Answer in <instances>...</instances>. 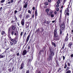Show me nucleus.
Masks as SVG:
<instances>
[{"label":"nucleus","mask_w":73,"mask_h":73,"mask_svg":"<svg viewBox=\"0 0 73 73\" xmlns=\"http://www.w3.org/2000/svg\"><path fill=\"white\" fill-rule=\"evenodd\" d=\"M50 53L49 58L48 59V60H52V56H53L54 55V52H53V50L51 48H50Z\"/></svg>","instance_id":"obj_1"},{"label":"nucleus","mask_w":73,"mask_h":73,"mask_svg":"<svg viewBox=\"0 0 73 73\" xmlns=\"http://www.w3.org/2000/svg\"><path fill=\"white\" fill-rule=\"evenodd\" d=\"M8 37L9 38H10V40L12 42L14 43V44H16L17 43V40H16L18 38V37L17 36H16L15 38H11V37H10V36L8 35Z\"/></svg>","instance_id":"obj_2"},{"label":"nucleus","mask_w":73,"mask_h":73,"mask_svg":"<svg viewBox=\"0 0 73 73\" xmlns=\"http://www.w3.org/2000/svg\"><path fill=\"white\" fill-rule=\"evenodd\" d=\"M65 24L64 23H62L61 25L60 29H61L62 30H64L65 29Z\"/></svg>","instance_id":"obj_3"},{"label":"nucleus","mask_w":73,"mask_h":73,"mask_svg":"<svg viewBox=\"0 0 73 73\" xmlns=\"http://www.w3.org/2000/svg\"><path fill=\"white\" fill-rule=\"evenodd\" d=\"M5 57V55H4V52L2 53L1 54H0V58H2Z\"/></svg>","instance_id":"obj_4"},{"label":"nucleus","mask_w":73,"mask_h":73,"mask_svg":"<svg viewBox=\"0 0 73 73\" xmlns=\"http://www.w3.org/2000/svg\"><path fill=\"white\" fill-rule=\"evenodd\" d=\"M26 19H28L29 18H30V15L29 14H27L26 15L25 17Z\"/></svg>","instance_id":"obj_5"},{"label":"nucleus","mask_w":73,"mask_h":73,"mask_svg":"<svg viewBox=\"0 0 73 73\" xmlns=\"http://www.w3.org/2000/svg\"><path fill=\"white\" fill-rule=\"evenodd\" d=\"M27 50H25L23 52V53H22V55H23V56H25V54H27Z\"/></svg>","instance_id":"obj_6"},{"label":"nucleus","mask_w":73,"mask_h":73,"mask_svg":"<svg viewBox=\"0 0 73 73\" xmlns=\"http://www.w3.org/2000/svg\"><path fill=\"white\" fill-rule=\"evenodd\" d=\"M52 13H53V11H51L49 12V13H47V15L48 16H50L52 14Z\"/></svg>","instance_id":"obj_7"},{"label":"nucleus","mask_w":73,"mask_h":73,"mask_svg":"<svg viewBox=\"0 0 73 73\" xmlns=\"http://www.w3.org/2000/svg\"><path fill=\"white\" fill-rule=\"evenodd\" d=\"M54 37H56V34H57V29H55L54 31Z\"/></svg>","instance_id":"obj_8"},{"label":"nucleus","mask_w":73,"mask_h":73,"mask_svg":"<svg viewBox=\"0 0 73 73\" xmlns=\"http://www.w3.org/2000/svg\"><path fill=\"white\" fill-rule=\"evenodd\" d=\"M21 24L22 26H24V19H22L21 21Z\"/></svg>","instance_id":"obj_9"},{"label":"nucleus","mask_w":73,"mask_h":73,"mask_svg":"<svg viewBox=\"0 0 73 73\" xmlns=\"http://www.w3.org/2000/svg\"><path fill=\"white\" fill-rule=\"evenodd\" d=\"M68 39H69V38H68V34L67 33V36H66V38L65 40V41H67L68 40Z\"/></svg>","instance_id":"obj_10"},{"label":"nucleus","mask_w":73,"mask_h":73,"mask_svg":"<svg viewBox=\"0 0 73 73\" xmlns=\"http://www.w3.org/2000/svg\"><path fill=\"white\" fill-rule=\"evenodd\" d=\"M59 23L60 24L61 22V15H60L58 19Z\"/></svg>","instance_id":"obj_11"},{"label":"nucleus","mask_w":73,"mask_h":73,"mask_svg":"<svg viewBox=\"0 0 73 73\" xmlns=\"http://www.w3.org/2000/svg\"><path fill=\"white\" fill-rule=\"evenodd\" d=\"M31 36V35L30 34H29L27 38L26 39V42H28V40H29V37H30V36Z\"/></svg>","instance_id":"obj_12"},{"label":"nucleus","mask_w":73,"mask_h":73,"mask_svg":"<svg viewBox=\"0 0 73 73\" xmlns=\"http://www.w3.org/2000/svg\"><path fill=\"white\" fill-rule=\"evenodd\" d=\"M44 50H45V48H43L42 50H41L40 51L39 54H40L41 52H44Z\"/></svg>","instance_id":"obj_13"},{"label":"nucleus","mask_w":73,"mask_h":73,"mask_svg":"<svg viewBox=\"0 0 73 73\" xmlns=\"http://www.w3.org/2000/svg\"><path fill=\"white\" fill-rule=\"evenodd\" d=\"M72 45V42H70L68 45V47H70Z\"/></svg>","instance_id":"obj_14"},{"label":"nucleus","mask_w":73,"mask_h":73,"mask_svg":"<svg viewBox=\"0 0 73 73\" xmlns=\"http://www.w3.org/2000/svg\"><path fill=\"white\" fill-rule=\"evenodd\" d=\"M5 34V32L4 31H2L1 33V35H4Z\"/></svg>","instance_id":"obj_15"},{"label":"nucleus","mask_w":73,"mask_h":73,"mask_svg":"<svg viewBox=\"0 0 73 73\" xmlns=\"http://www.w3.org/2000/svg\"><path fill=\"white\" fill-rule=\"evenodd\" d=\"M26 34H27V33L25 32L23 35V38H25V36H26Z\"/></svg>","instance_id":"obj_16"},{"label":"nucleus","mask_w":73,"mask_h":73,"mask_svg":"<svg viewBox=\"0 0 73 73\" xmlns=\"http://www.w3.org/2000/svg\"><path fill=\"white\" fill-rule=\"evenodd\" d=\"M45 11H46V12L48 13L49 12V9H46Z\"/></svg>","instance_id":"obj_17"},{"label":"nucleus","mask_w":73,"mask_h":73,"mask_svg":"<svg viewBox=\"0 0 73 73\" xmlns=\"http://www.w3.org/2000/svg\"><path fill=\"white\" fill-rule=\"evenodd\" d=\"M27 5H28V4L26 3L24 6V7L25 8H26L27 7Z\"/></svg>","instance_id":"obj_18"},{"label":"nucleus","mask_w":73,"mask_h":73,"mask_svg":"<svg viewBox=\"0 0 73 73\" xmlns=\"http://www.w3.org/2000/svg\"><path fill=\"white\" fill-rule=\"evenodd\" d=\"M66 67H67V64H66V63H65L64 64V69H66Z\"/></svg>","instance_id":"obj_19"},{"label":"nucleus","mask_w":73,"mask_h":73,"mask_svg":"<svg viewBox=\"0 0 73 73\" xmlns=\"http://www.w3.org/2000/svg\"><path fill=\"white\" fill-rule=\"evenodd\" d=\"M64 47H65V44H64L63 45L62 48H61L60 51H61L64 48Z\"/></svg>","instance_id":"obj_20"},{"label":"nucleus","mask_w":73,"mask_h":73,"mask_svg":"<svg viewBox=\"0 0 73 73\" xmlns=\"http://www.w3.org/2000/svg\"><path fill=\"white\" fill-rule=\"evenodd\" d=\"M29 23H27L26 25V27L27 28H28V27H29Z\"/></svg>","instance_id":"obj_21"},{"label":"nucleus","mask_w":73,"mask_h":73,"mask_svg":"<svg viewBox=\"0 0 73 73\" xmlns=\"http://www.w3.org/2000/svg\"><path fill=\"white\" fill-rule=\"evenodd\" d=\"M52 44L54 46V47H56V44L54 43V42H52Z\"/></svg>","instance_id":"obj_22"},{"label":"nucleus","mask_w":73,"mask_h":73,"mask_svg":"<svg viewBox=\"0 0 73 73\" xmlns=\"http://www.w3.org/2000/svg\"><path fill=\"white\" fill-rule=\"evenodd\" d=\"M22 10V7L20 6L19 7V11H21Z\"/></svg>","instance_id":"obj_23"},{"label":"nucleus","mask_w":73,"mask_h":73,"mask_svg":"<svg viewBox=\"0 0 73 73\" xmlns=\"http://www.w3.org/2000/svg\"><path fill=\"white\" fill-rule=\"evenodd\" d=\"M66 12H69V10H68V8H67L65 10Z\"/></svg>","instance_id":"obj_24"},{"label":"nucleus","mask_w":73,"mask_h":73,"mask_svg":"<svg viewBox=\"0 0 73 73\" xmlns=\"http://www.w3.org/2000/svg\"><path fill=\"white\" fill-rule=\"evenodd\" d=\"M35 16H37V10L35 11Z\"/></svg>","instance_id":"obj_25"},{"label":"nucleus","mask_w":73,"mask_h":73,"mask_svg":"<svg viewBox=\"0 0 73 73\" xmlns=\"http://www.w3.org/2000/svg\"><path fill=\"white\" fill-rule=\"evenodd\" d=\"M15 31H12L11 32V35H12V36H13V35H14V32H15Z\"/></svg>","instance_id":"obj_26"},{"label":"nucleus","mask_w":73,"mask_h":73,"mask_svg":"<svg viewBox=\"0 0 73 73\" xmlns=\"http://www.w3.org/2000/svg\"><path fill=\"white\" fill-rule=\"evenodd\" d=\"M55 38H56V40H59V37L57 36H56V37H55Z\"/></svg>","instance_id":"obj_27"},{"label":"nucleus","mask_w":73,"mask_h":73,"mask_svg":"<svg viewBox=\"0 0 73 73\" xmlns=\"http://www.w3.org/2000/svg\"><path fill=\"white\" fill-rule=\"evenodd\" d=\"M66 73H71V71L68 70L66 72Z\"/></svg>","instance_id":"obj_28"},{"label":"nucleus","mask_w":73,"mask_h":73,"mask_svg":"<svg viewBox=\"0 0 73 73\" xmlns=\"http://www.w3.org/2000/svg\"><path fill=\"white\" fill-rule=\"evenodd\" d=\"M15 27H16L15 26H13L12 27V29H13V30H14L15 29Z\"/></svg>","instance_id":"obj_29"},{"label":"nucleus","mask_w":73,"mask_h":73,"mask_svg":"<svg viewBox=\"0 0 73 73\" xmlns=\"http://www.w3.org/2000/svg\"><path fill=\"white\" fill-rule=\"evenodd\" d=\"M69 69L70 68L69 67H67L66 69V71H67V70H69Z\"/></svg>","instance_id":"obj_30"},{"label":"nucleus","mask_w":73,"mask_h":73,"mask_svg":"<svg viewBox=\"0 0 73 73\" xmlns=\"http://www.w3.org/2000/svg\"><path fill=\"white\" fill-rule=\"evenodd\" d=\"M28 13H30V14H32V13L31 12V10H29L28 11Z\"/></svg>","instance_id":"obj_31"},{"label":"nucleus","mask_w":73,"mask_h":73,"mask_svg":"<svg viewBox=\"0 0 73 73\" xmlns=\"http://www.w3.org/2000/svg\"><path fill=\"white\" fill-rule=\"evenodd\" d=\"M54 15L53 14H51L50 15L51 17H54Z\"/></svg>","instance_id":"obj_32"},{"label":"nucleus","mask_w":73,"mask_h":73,"mask_svg":"<svg viewBox=\"0 0 73 73\" xmlns=\"http://www.w3.org/2000/svg\"><path fill=\"white\" fill-rule=\"evenodd\" d=\"M23 68H24V67L21 66V67L19 68V69H20V70H21L22 69H23Z\"/></svg>","instance_id":"obj_33"},{"label":"nucleus","mask_w":73,"mask_h":73,"mask_svg":"<svg viewBox=\"0 0 73 73\" xmlns=\"http://www.w3.org/2000/svg\"><path fill=\"white\" fill-rule=\"evenodd\" d=\"M56 5V8H58V7H59V6H60V5H58V4L57 5H56V4L55 5Z\"/></svg>","instance_id":"obj_34"},{"label":"nucleus","mask_w":73,"mask_h":73,"mask_svg":"<svg viewBox=\"0 0 73 73\" xmlns=\"http://www.w3.org/2000/svg\"><path fill=\"white\" fill-rule=\"evenodd\" d=\"M19 17L20 19H21V18H22V14L19 15Z\"/></svg>","instance_id":"obj_35"},{"label":"nucleus","mask_w":73,"mask_h":73,"mask_svg":"<svg viewBox=\"0 0 73 73\" xmlns=\"http://www.w3.org/2000/svg\"><path fill=\"white\" fill-rule=\"evenodd\" d=\"M21 66H23V67H24V64L23 63H22L21 65Z\"/></svg>","instance_id":"obj_36"},{"label":"nucleus","mask_w":73,"mask_h":73,"mask_svg":"<svg viewBox=\"0 0 73 73\" xmlns=\"http://www.w3.org/2000/svg\"><path fill=\"white\" fill-rule=\"evenodd\" d=\"M13 44L14 43L12 42H10V45H11V46H12V45H13Z\"/></svg>","instance_id":"obj_37"},{"label":"nucleus","mask_w":73,"mask_h":73,"mask_svg":"<svg viewBox=\"0 0 73 73\" xmlns=\"http://www.w3.org/2000/svg\"><path fill=\"white\" fill-rule=\"evenodd\" d=\"M60 35H62V31L61 30V29H60Z\"/></svg>","instance_id":"obj_38"},{"label":"nucleus","mask_w":73,"mask_h":73,"mask_svg":"<svg viewBox=\"0 0 73 73\" xmlns=\"http://www.w3.org/2000/svg\"><path fill=\"white\" fill-rule=\"evenodd\" d=\"M8 70L10 72H12V69L11 68H9L8 69Z\"/></svg>","instance_id":"obj_39"},{"label":"nucleus","mask_w":73,"mask_h":73,"mask_svg":"<svg viewBox=\"0 0 73 73\" xmlns=\"http://www.w3.org/2000/svg\"><path fill=\"white\" fill-rule=\"evenodd\" d=\"M45 5H48V3L47 2H46L45 3Z\"/></svg>","instance_id":"obj_40"},{"label":"nucleus","mask_w":73,"mask_h":73,"mask_svg":"<svg viewBox=\"0 0 73 73\" xmlns=\"http://www.w3.org/2000/svg\"><path fill=\"white\" fill-rule=\"evenodd\" d=\"M60 3V0H58L57 2V3L58 4H59Z\"/></svg>","instance_id":"obj_41"},{"label":"nucleus","mask_w":73,"mask_h":73,"mask_svg":"<svg viewBox=\"0 0 73 73\" xmlns=\"http://www.w3.org/2000/svg\"><path fill=\"white\" fill-rule=\"evenodd\" d=\"M23 32H21V34H20V36H23Z\"/></svg>","instance_id":"obj_42"},{"label":"nucleus","mask_w":73,"mask_h":73,"mask_svg":"<svg viewBox=\"0 0 73 73\" xmlns=\"http://www.w3.org/2000/svg\"><path fill=\"white\" fill-rule=\"evenodd\" d=\"M15 21H17V17H16V16H15Z\"/></svg>","instance_id":"obj_43"},{"label":"nucleus","mask_w":73,"mask_h":73,"mask_svg":"<svg viewBox=\"0 0 73 73\" xmlns=\"http://www.w3.org/2000/svg\"><path fill=\"white\" fill-rule=\"evenodd\" d=\"M5 1V0H2L1 1V3H4Z\"/></svg>","instance_id":"obj_44"},{"label":"nucleus","mask_w":73,"mask_h":73,"mask_svg":"<svg viewBox=\"0 0 73 73\" xmlns=\"http://www.w3.org/2000/svg\"><path fill=\"white\" fill-rule=\"evenodd\" d=\"M67 64H68V66H70V63H69V62H68L67 63Z\"/></svg>","instance_id":"obj_45"},{"label":"nucleus","mask_w":73,"mask_h":73,"mask_svg":"<svg viewBox=\"0 0 73 73\" xmlns=\"http://www.w3.org/2000/svg\"><path fill=\"white\" fill-rule=\"evenodd\" d=\"M65 56H63V59L64 60H65Z\"/></svg>","instance_id":"obj_46"},{"label":"nucleus","mask_w":73,"mask_h":73,"mask_svg":"<svg viewBox=\"0 0 73 73\" xmlns=\"http://www.w3.org/2000/svg\"><path fill=\"white\" fill-rule=\"evenodd\" d=\"M7 52L8 53H9V51L8 50V51H7L6 50L5 51V53H7Z\"/></svg>","instance_id":"obj_47"},{"label":"nucleus","mask_w":73,"mask_h":73,"mask_svg":"<svg viewBox=\"0 0 73 73\" xmlns=\"http://www.w3.org/2000/svg\"><path fill=\"white\" fill-rule=\"evenodd\" d=\"M10 31H11V29H8V33L10 32Z\"/></svg>","instance_id":"obj_48"},{"label":"nucleus","mask_w":73,"mask_h":73,"mask_svg":"<svg viewBox=\"0 0 73 73\" xmlns=\"http://www.w3.org/2000/svg\"><path fill=\"white\" fill-rule=\"evenodd\" d=\"M56 11H59V9L58 8H57L56 9Z\"/></svg>","instance_id":"obj_49"},{"label":"nucleus","mask_w":73,"mask_h":73,"mask_svg":"<svg viewBox=\"0 0 73 73\" xmlns=\"http://www.w3.org/2000/svg\"><path fill=\"white\" fill-rule=\"evenodd\" d=\"M61 70V68H59L58 71V72H59Z\"/></svg>","instance_id":"obj_50"},{"label":"nucleus","mask_w":73,"mask_h":73,"mask_svg":"<svg viewBox=\"0 0 73 73\" xmlns=\"http://www.w3.org/2000/svg\"><path fill=\"white\" fill-rule=\"evenodd\" d=\"M26 73H29V70H27L26 71Z\"/></svg>","instance_id":"obj_51"},{"label":"nucleus","mask_w":73,"mask_h":73,"mask_svg":"<svg viewBox=\"0 0 73 73\" xmlns=\"http://www.w3.org/2000/svg\"><path fill=\"white\" fill-rule=\"evenodd\" d=\"M67 0H64L63 1V2H64V3H65V2H66V1Z\"/></svg>","instance_id":"obj_52"},{"label":"nucleus","mask_w":73,"mask_h":73,"mask_svg":"<svg viewBox=\"0 0 73 73\" xmlns=\"http://www.w3.org/2000/svg\"><path fill=\"white\" fill-rule=\"evenodd\" d=\"M48 3H50L51 2V0H48Z\"/></svg>","instance_id":"obj_53"},{"label":"nucleus","mask_w":73,"mask_h":73,"mask_svg":"<svg viewBox=\"0 0 73 73\" xmlns=\"http://www.w3.org/2000/svg\"><path fill=\"white\" fill-rule=\"evenodd\" d=\"M11 3H12L13 2V0H11V1H10Z\"/></svg>","instance_id":"obj_54"},{"label":"nucleus","mask_w":73,"mask_h":73,"mask_svg":"<svg viewBox=\"0 0 73 73\" xmlns=\"http://www.w3.org/2000/svg\"><path fill=\"white\" fill-rule=\"evenodd\" d=\"M66 14L67 16H69V14L68 13H66Z\"/></svg>","instance_id":"obj_55"},{"label":"nucleus","mask_w":73,"mask_h":73,"mask_svg":"<svg viewBox=\"0 0 73 73\" xmlns=\"http://www.w3.org/2000/svg\"><path fill=\"white\" fill-rule=\"evenodd\" d=\"M3 9V7H1V8H0V11H1V9Z\"/></svg>","instance_id":"obj_56"},{"label":"nucleus","mask_w":73,"mask_h":73,"mask_svg":"<svg viewBox=\"0 0 73 73\" xmlns=\"http://www.w3.org/2000/svg\"><path fill=\"white\" fill-rule=\"evenodd\" d=\"M17 56H19V53H18L17 54Z\"/></svg>","instance_id":"obj_57"},{"label":"nucleus","mask_w":73,"mask_h":73,"mask_svg":"<svg viewBox=\"0 0 73 73\" xmlns=\"http://www.w3.org/2000/svg\"><path fill=\"white\" fill-rule=\"evenodd\" d=\"M70 56L71 57H73V54H72Z\"/></svg>","instance_id":"obj_58"},{"label":"nucleus","mask_w":73,"mask_h":73,"mask_svg":"<svg viewBox=\"0 0 73 73\" xmlns=\"http://www.w3.org/2000/svg\"><path fill=\"white\" fill-rule=\"evenodd\" d=\"M54 14L55 15H56V14H57V12L56 11H55L54 12Z\"/></svg>","instance_id":"obj_59"},{"label":"nucleus","mask_w":73,"mask_h":73,"mask_svg":"<svg viewBox=\"0 0 73 73\" xmlns=\"http://www.w3.org/2000/svg\"><path fill=\"white\" fill-rule=\"evenodd\" d=\"M15 13H17V11H16V10H15Z\"/></svg>","instance_id":"obj_60"},{"label":"nucleus","mask_w":73,"mask_h":73,"mask_svg":"<svg viewBox=\"0 0 73 73\" xmlns=\"http://www.w3.org/2000/svg\"><path fill=\"white\" fill-rule=\"evenodd\" d=\"M14 35L15 36H16V35H17V34L16 33H14Z\"/></svg>","instance_id":"obj_61"},{"label":"nucleus","mask_w":73,"mask_h":73,"mask_svg":"<svg viewBox=\"0 0 73 73\" xmlns=\"http://www.w3.org/2000/svg\"><path fill=\"white\" fill-rule=\"evenodd\" d=\"M33 10H35V7H33Z\"/></svg>","instance_id":"obj_62"},{"label":"nucleus","mask_w":73,"mask_h":73,"mask_svg":"<svg viewBox=\"0 0 73 73\" xmlns=\"http://www.w3.org/2000/svg\"><path fill=\"white\" fill-rule=\"evenodd\" d=\"M47 24H49V23H50V22L47 21Z\"/></svg>","instance_id":"obj_63"},{"label":"nucleus","mask_w":73,"mask_h":73,"mask_svg":"<svg viewBox=\"0 0 73 73\" xmlns=\"http://www.w3.org/2000/svg\"><path fill=\"white\" fill-rule=\"evenodd\" d=\"M55 22V21H52V23H54Z\"/></svg>","instance_id":"obj_64"}]
</instances>
